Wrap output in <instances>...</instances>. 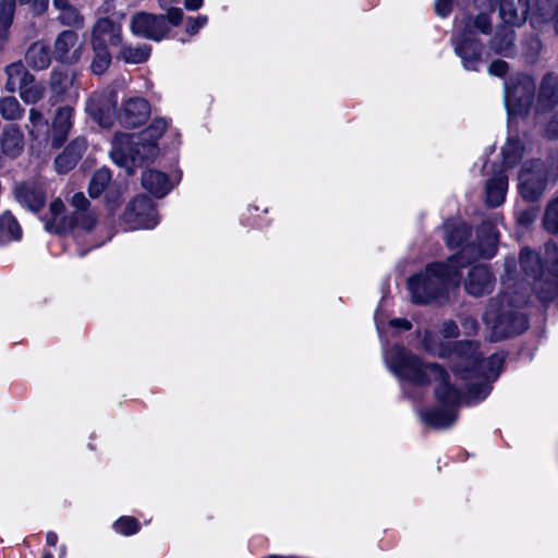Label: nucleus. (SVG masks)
I'll return each mask as SVG.
<instances>
[{
	"instance_id": "1",
	"label": "nucleus",
	"mask_w": 558,
	"mask_h": 558,
	"mask_svg": "<svg viewBox=\"0 0 558 558\" xmlns=\"http://www.w3.org/2000/svg\"><path fill=\"white\" fill-rule=\"evenodd\" d=\"M423 347L433 355L450 359L456 377L464 381V391L450 384L449 375L439 365L423 364L404 348L393 347L385 351L384 359L388 368L401 381L404 395L411 399L417 398L411 391L412 388L420 390L428 381L436 383L435 397L439 405L421 412V417L432 427L446 428L454 423L457 409L462 401L476 404L489 395L492 383L501 373L505 354L495 353L483 359L473 341H461L451 349L430 332L424 336Z\"/></svg>"
},
{
	"instance_id": "2",
	"label": "nucleus",
	"mask_w": 558,
	"mask_h": 558,
	"mask_svg": "<svg viewBox=\"0 0 558 558\" xmlns=\"http://www.w3.org/2000/svg\"><path fill=\"white\" fill-rule=\"evenodd\" d=\"M530 295L529 284L517 278L514 258L505 262L502 292L489 300L483 314V322L490 329L494 341L522 333L527 329V318L523 307Z\"/></svg>"
},
{
	"instance_id": "3",
	"label": "nucleus",
	"mask_w": 558,
	"mask_h": 558,
	"mask_svg": "<svg viewBox=\"0 0 558 558\" xmlns=\"http://www.w3.org/2000/svg\"><path fill=\"white\" fill-rule=\"evenodd\" d=\"M474 4L483 11L476 15L466 14L457 19L451 38L454 52L468 71H477L483 61L484 46L478 36L490 34L489 13L495 9L494 0H474Z\"/></svg>"
},
{
	"instance_id": "4",
	"label": "nucleus",
	"mask_w": 558,
	"mask_h": 558,
	"mask_svg": "<svg viewBox=\"0 0 558 558\" xmlns=\"http://www.w3.org/2000/svg\"><path fill=\"white\" fill-rule=\"evenodd\" d=\"M168 124L165 118H156L148 128L138 134H117L110 151L112 161L125 168L129 175L133 174L135 167L158 156L157 142L167 130Z\"/></svg>"
},
{
	"instance_id": "5",
	"label": "nucleus",
	"mask_w": 558,
	"mask_h": 558,
	"mask_svg": "<svg viewBox=\"0 0 558 558\" xmlns=\"http://www.w3.org/2000/svg\"><path fill=\"white\" fill-rule=\"evenodd\" d=\"M460 265L454 256L446 263H430L424 270L408 279V290L412 302L428 304L448 296L451 287H456L461 279Z\"/></svg>"
},
{
	"instance_id": "6",
	"label": "nucleus",
	"mask_w": 558,
	"mask_h": 558,
	"mask_svg": "<svg viewBox=\"0 0 558 558\" xmlns=\"http://www.w3.org/2000/svg\"><path fill=\"white\" fill-rule=\"evenodd\" d=\"M544 268L539 256L529 250L523 248L520 255V266L527 278L534 280V289L538 299L547 304L558 296V247L554 243L545 245Z\"/></svg>"
},
{
	"instance_id": "7",
	"label": "nucleus",
	"mask_w": 558,
	"mask_h": 558,
	"mask_svg": "<svg viewBox=\"0 0 558 558\" xmlns=\"http://www.w3.org/2000/svg\"><path fill=\"white\" fill-rule=\"evenodd\" d=\"M536 89L534 78L518 74L505 83V107L508 116L526 114L532 106Z\"/></svg>"
},
{
	"instance_id": "8",
	"label": "nucleus",
	"mask_w": 558,
	"mask_h": 558,
	"mask_svg": "<svg viewBox=\"0 0 558 558\" xmlns=\"http://www.w3.org/2000/svg\"><path fill=\"white\" fill-rule=\"evenodd\" d=\"M499 234L496 226L489 221L484 222L477 230V242L468 244L453 255L460 267H464L472 259L492 258L497 252Z\"/></svg>"
},
{
	"instance_id": "9",
	"label": "nucleus",
	"mask_w": 558,
	"mask_h": 558,
	"mask_svg": "<svg viewBox=\"0 0 558 558\" xmlns=\"http://www.w3.org/2000/svg\"><path fill=\"white\" fill-rule=\"evenodd\" d=\"M519 193L527 202L537 201L544 193L547 184V171L539 160L525 162L519 173Z\"/></svg>"
},
{
	"instance_id": "10",
	"label": "nucleus",
	"mask_w": 558,
	"mask_h": 558,
	"mask_svg": "<svg viewBox=\"0 0 558 558\" xmlns=\"http://www.w3.org/2000/svg\"><path fill=\"white\" fill-rule=\"evenodd\" d=\"M122 219L130 229H153L159 222L151 199L145 195H138L129 203Z\"/></svg>"
},
{
	"instance_id": "11",
	"label": "nucleus",
	"mask_w": 558,
	"mask_h": 558,
	"mask_svg": "<svg viewBox=\"0 0 558 558\" xmlns=\"http://www.w3.org/2000/svg\"><path fill=\"white\" fill-rule=\"evenodd\" d=\"M117 99L113 89L94 93L87 100L86 112L101 128H110L116 118Z\"/></svg>"
},
{
	"instance_id": "12",
	"label": "nucleus",
	"mask_w": 558,
	"mask_h": 558,
	"mask_svg": "<svg viewBox=\"0 0 558 558\" xmlns=\"http://www.w3.org/2000/svg\"><path fill=\"white\" fill-rule=\"evenodd\" d=\"M168 31V22H166L165 15L138 12L133 15L131 21V32L133 35L155 41L161 40Z\"/></svg>"
},
{
	"instance_id": "13",
	"label": "nucleus",
	"mask_w": 558,
	"mask_h": 558,
	"mask_svg": "<svg viewBox=\"0 0 558 558\" xmlns=\"http://www.w3.org/2000/svg\"><path fill=\"white\" fill-rule=\"evenodd\" d=\"M71 206L73 211L65 218V223L69 229H81L90 231L97 221L96 213L90 208V203L82 193H75L71 198Z\"/></svg>"
},
{
	"instance_id": "14",
	"label": "nucleus",
	"mask_w": 558,
	"mask_h": 558,
	"mask_svg": "<svg viewBox=\"0 0 558 558\" xmlns=\"http://www.w3.org/2000/svg\"><path fill=\"white\" fill-rule=\"evenodd\" d=\"M495 288V277L486 265H476L469 269L464 279L466 293L474 298L489 294Z\"/></svg>"
},
{
	"instance_id": "15",
	"label": "nucleus",
	"mask_w": 558,
	"mask_h": 558,
	"mask_svg": "<svg viewBox=\"0 0 558 558\" xmlns=\"http://www.w3.org/2000/svg\"><path fill=\"white\" fill-rule=\"evenodd\" d=\"M121 44L122 25L120 22H116L109 17H102L95 23L92 32V46H104L108 48V45L117 47Z\"/></svg>"
},
{
	"instance_id": "16",
	"label": "nucleus",
	"mask_w": 558,
	"mask_h": 558,
	"mask_svg": "<svg viewBox=\"0 0 558 558\" xmlns=\"http://www.w3.org/2000/svg\"><path fill=\"white\" fill-rule=\"evenodd\" d=\"M558 106V74L549 72L541 81L535 113L541 120V116L555 109Z\"/></svg>"
},
{
	"instance_id": "17",
	"label": "nucleus",
	"mask_w": 558,
	"mask_h": 558,
	"mask_svg": "<svg viewBox=\"0 0 558 558\" xmlns=\"http://www.w3.org/2000/svg\"><path fill=\"white\" fill-rule=\"evenodd\" d=\"M150 114L148 101L142 97H131L124 104L120 113L121 124L136 128L143 124Z\"/></svg>"
},
{
	"instance_id": "18",
	"label": "nucleus",
	"mask_w": 558,
	"mask_h": 558,
	"mask_svg": "<svg viewBox=\"0 0 558 558\" xmlns=\"http://www.w3.org/2000/svg\"><path fill=\"white\" fill-rule=\"evenodd\" d=\"M530 23L535 29H543L553 23L558 34V0H535Z\"/></svg>"
},
{
	"instance_id": "19",
	"label": "nucleus",
	"mask_w": 558,
	"mask_h": 558,
	"mask_svg": "<svg viewBox=\"0 0 558 558\" xmlns=\"http://www.w3.org/2000/svg\"><path fill=\"white\" fill-rule=\"evenodd\" d=\"M530 0H500L499 16L504 25L521 26L529 12Z\"/></svg>"
},
{
	"instance_id": "20",
	"label": "nucleus",
	"mask_w": 558,
	"mask_h": 558,
	"mask_svg": "<svg viewBox=\"0 0 558 558\" xmlns=\"http://www.w3.org/2000/svg\"><path fill=\"white\" fill-rule=\"evenodd\" d=\"M508 191V177L504 169H500L487 179L485 183V202L490 207L500 206Z\"/></svg>"
},
{
	"instance_id": "21",
	"label": "nucleus",
	"mask_w": 558,
	"mask_h": 558,
	"mask_svg": "<svg viewBox=\"0 0 558 558\" xmlns=\"http://www.w3.org/2000/svg\"><path fill=\"white\" fill-rule=\"evenodd\" d=\"M514 31L507 25L499 26L488 41V51L510 58L515 52Z\"/></svg>"
},
{
	"instance_id": "22",
	"label": "nucleus",
	"mask_w": 558,
	"mask_h": 558,
	"mask_svg": "<svg viewBox=\"0 0 558 558\" xmlns=\"http://www.w3.org/2000/svg\"><path fill=\"white\" fill-rule=\"evenodd\" d=\"M73 108L64 106L58 108L52 121L51 145L53 148H60L68 138L72 128Z\"/></svg>"
},
{
	"instance_id": "23",
	"label": "nucleus",
	"mask_w": 558,
	"mask_h": 558,
	"mask_svg": "<svg viewBox=\"0 0 558 558\" xmlns=\"http://www.w3.org/2000/svg\"><path fill=\"white\" fill-rule=\"evenodd\" d=\"M77 43V34L73 31H63L56 39L54 48L57 58L62 62H75L81 57V48L71 49Z\"/></svg>"
},
{
	"instance_id": "24",
	"label": "nucleus",
	"mask_w": 558,
	"mask_h": 558,
	"mask_svg": "<svg viewBox=\"0 0 558 558\" xmlns=\"http://www.w3.org/2000/svg\"><path fill=\"white\" fill-rule=\"evenodd\" d=\"M142 184L156 197H163L173 186L163 172L153 169L144 171L142 175Z\"/></svg>"
},
{
	"instance_id": "25",
	"label": "nucleus",
	"mask_w": 558,
	"mask_h": 558,
	"mask_svg": "<svg viewBox=\"0 0 558 558\" xmlns=\"http://www.w3.org/2000/svg\"><path fill=\"white\" fill-rule=\"evenodd\" d=\"M17 201L33 211L39 210L45 204V194L36 184H23L15 189Z\"/></svg>"
},
{
	"instance_id": "26",
	"label": "nucleus",
	"mask_w": 558,
	"mask_h": 558,
	"mask_svg": "<svg viewBox=\"0 0 558 558\" xmlns=\"http://www.w3.org/2000/svg\"><path fill=\"white\" fill-rule=\"evenodd\" d=\"M445 240L450 248L459 247L470 235V228L460 220H448L444 225Z\"/></svg>"
},
{
	"instance_id": "27",
	"label": "nucleus",
	"mask_w": 558,
	"mask_h": 558,
	"mask_svg": "<svg viewBox=\"0 0 558 558\" xmlns=\"http://www.w3.org/2000/svg\"><path fill=\"white\" fill-rule=\"evenodd\" d=\"M22 238V229L15 217L5 211L0 215V244L4 245Z\"/></svg>"
},
{
	"instance_id": "28",
	"label": "nucleus",
	"mask_w": 558,
	"mask_h": 558,
	"mask_svg": "<svg viewBox=\"0 0 558 558\" xmlns=\"http://www.w3.org/2000/svg\"><path fill=\"white\" fill-rule=\"evenodd\" d=\"M7 75L5 88L9 92H20L27 82L32 81V74L26 71L22 63H12L7 66Z\"/></svg>"
},
{
	"instance_id": "29",
	"label": "nucleus",
	"mask_w": 558,
	"mask_h": 558,
	"mask_svg": "<svg viewBox=\"0 0 558 558\" xmlns=\"http://www.w3.org/2000/svg\"><path fill=\"white\" fill-rule=\"evenodd\" d=\"M49 47L44 43L33 44L26 52V62L36 70L46 69L50 64Z\"/></svg>"
},
{
	"instance_id": "30",
	"label": "nucleus",
	"mask_w": 558,
	"mask_h": 558,
	"mask_svg": "<svg viewBox=\"0 0 558 558\" xmlns=\"http://www.w3.org/2000/svg\"><path fill=\"white\" fill-rule=\"evenodd\" d=\"M71 0H52L53 7L60 12L59 20L62 24L69 26H82L83 16L76 8L71 3Z\"/></svg>"
},
{
	"instance_id": "31",
	"label": "nucleus",
	"mask_w": 558,
	"mask_h": 558,
	"mask_svg": "<svg viewBox=\"0 0 558 558\" xmlns=\"http://www.w3.org/2000/svg\"><path fill=\"white\" fill-rule=\"evenodd\" d=\"M151 52L149 45L143 44L138 46H122L118 54V59L125 63L138 64L148 60Z\"/></svg>"
},
{
	"instance_id": "32",
	"label": "nucleus",
	"mask_w": 558,
	"mask_h": 558,
	"mask_svg": "<svg viewBox=\"0 0 558 558\" xmlns=\"http://www.w3.org/2000/svg\"><path fill=\"white\" fill-rule=\"evenodd\" d=\"M75 82V74L69 69L54 70L51 74V88L58 96L70 92Z\"/></svg>"
},
{
	"instance_id": "33",
	"label": "nucleus",
	"mask_w": 558,
	"mask_h": 558,
	"mask_svg": "<svg viewBox=\"0 0 558 558\" xmlns=\"http://www.w3.org/2000/svg\"><path fill=\"white\" fill-rule=\"evenodd\" d=\"M1 146L4 154L15 157L20 154L23 147V138L17 129H10L4 131L1 138Z\"/></svg>"
},
{
	"instance_id": "34",
	"label": "nucleus",
	"mask_w": 558,
	"mask_h": 558,
	"mask_svg": "<svg viewBox=\"0 0 558 558\" xmlns=\"http://www.w3.org/2000/svg\"><path fill=\"white\" fill-rule=\"evenodd\" d=\"M535 120L543 128L544 135L548 138H558V109H553L541 116L535 113Z\"/></svg>"
},
{
	"instance_id": "35",
	"label": "nucleus",
	"mask_w": 558,
	"mask_h": 558,
	"mask_svg": "<svg viewBox=\"0 0 558 558\" xmlns=\"http://www.w3.org/2000/svg\"><path fill=\"white\" fill-rule=\"evenodd\" d=\"M504 165L507 167L514 166L523 156V146L518 140L508 138L501 148Z\"/></svg>"
},
{
	"instance_id": "36",
	"label": "nucleus",
	"mask_w": 558,
	"mask_h": 558,
	"mask_svg": "<svg viewBox=\"0 0 558 558\" xmlns=\"http://www.w3.org/2000/svg\"><path fill=\"white\" fill-rule=\"evenodd\" d=\"M94 51V58L90 64L92 72L96 75L105 73L111 63V54L107 47L104 46H92Z\"/></svg>"
},
{
	"instance_id": "37",
	"label": "nucleus",
	"mask_w": 558,
	"mask_h": 558,
	"mask_svg": "<svg viewBox=\"0 0 558 558\" xmlns=\"http://www.w3.org/2000/svg\"><path fill=\"white\" fill-rule=\"evenodd\" d=\"M24 109L19 100L13 96L0 99V114L5 120H20L23 117Z\"/></svg>"
},
{
	"instance_id": "38",
	"label": "nucleus",
	"mask_w": 558,
	"mask_h": 558,
	"mask_svg": "<svg viewBox=\"0 0 558 558\" xmlns=\"http://www.w3.org/2000/svg\"><path fill=\"white\" fill-rule=\"evenodd\" d=\"M28 119H29V125L27 128H28L29 134L33 136V138L39 140L41 136H44L46 138L48 123L45 120L43 113L39 110L32 108L29 110Z\"/></svg>"
},
{
	"instance_id": "39",
	"label": "nucleus",
	"mask_w": 558,
	"mask_h": 558,
	"mask_svg": "<svg viewBox=\"0 0 558 558\" xmlns=\"http://www.w3.org/2000/svg\"><path fill=\"white\" fill-rule=\"evenodd\" d=\"M110 180L111 173L108 169L104 168L96 171L90 180L88 187L90 197H98L105 191Z\"/></svg>"
},
{
	"instance_id": "40",
	"label": "nucleus",
	"mask_w": 558,
	"mask_h": 558,
	"mask_svg": "<svg viewBox=\"0 0 558 558\" xmlns=\"http://www.w3.org/2000/svg\"><path fill=\"white\" fill-rule=\"evenodd\" d=\"M15 9V0H0V37H3L10 27Z\"/></svg>"
},
{
	"instance_id": "41",
	"label": "nucleus",
	"mask_w": 558,
	"mask_h": 558,
	"mask_svg": "<svg viewBox=\"0 0 558 558\" xmlns=\"http://www.w3.org/2000/svg\"><path fill=\"white\" fill-rule=\"evenodd\" d=\"M44 90L43 85L35 83L32 75V81L23 86L20 90V96L26 104H35L43 98Z\"/></svg>"
},
{
	"instance_id": "42",
	"label": "nucleus",
	"mask_w": 558,
	"mask_h": 558,
	"mask_svg": "<svg viewBox=\"0 0 558 558\" xmlns=\"http://www.w3.org/2000/svg\"><path fill=\"white\" fill-rule=\"evenodd\" d=\"M543 223L548 232L558 233V196L547 205Z\"/></svg>"
},
{
	"instance_id": "43",
	"label": "nucleus",
	"mask_w": 558,
	"mask_h": 558,
	"mask_svg": "<svg viewBox=\"0 0 558 558\" xmlns=\"http://www.w3.org/2000/svg\"><path fill=\"white\" fill-rule=\"evenodd\" d=\"M113 530L124 536H130L138 532L140 523L133 517H121L112 524Z\"/></svg>"
},
{
	"instance_id": "44",
	"label": "nucleus",
	"mask_w": 558,
	"mask_h": 558,
	"mask_svg": "<svg viewBox=\"0 0 558 558\" xmlns=\"http://www.w3.org/2000/svg\"><path fill=\"white\" fill-rule=\"evenodd\" d=\"M77 161L78 159L74 158V156L64 150L56 158L54 165L58 172L65 173L74 168Z\"/></svg>"
},
{
	"instance_id": "45",
	"label": "nucleus",
	"mask_w": 558,
	"mask_h": 558,
	"mask_svg": "<svg viewBox=\"0 0 558 558\" xmlns=\"http://www.w3.org/2000/svg\"><path fill=\"white\" fill-rule=\"evenodd\" d=\"M538 216V209L535 207H530L523 210L518 211L517 221L519 225L523 227H527L532 225Z\"/></svg>"
},
{
	"instance_id": "46",
	"label": "nucleus",
	"mask_w": 558,
	"mask_h": 558,
	"mask_svg": "<svg viewBox=\"0 0 558 558\" xmlns=\"http://www.w3.org/2000/svg\"><path fill=\"white\" fill-rule=\"evenodd\" d=\"M86 147V140L84 137H76L66 146L64 150H66L70 155L74 156V158L80 160Z\"/></svg>"
},
{
	"instance_id": "47",
	"label": "nucleus",
	"mask_w": 558,
	"mask_h": 558,
	"mask_svg": "<svg viewBox=\"0 0 558 558\" xmlns=\"http://www.w3.org/2000/svg\"><path fill=\"white\" fill-rule=\"evenodd\" d=\"M207 16L199 15L197 17H190L186 22V33L190 35H195L198 33L201 28H203L207 24Z\"/></svg>"
},
{
	"instance_id": "48",
	"label": "nucleus",
	"mask_w": 558,
	"mask_h": 558,
	"mask_svg": "<svg viewBox=\"0 0 558 558\" xmlns=\"http://www.w3.org/2000/svg\"><path fill=\"white\" fill-rule=\"evenodd\" d=\"M509 65L504 60H495L490 63L488 72L490 75L502 77L508 72Z\"/></svg>"
},
{
	"instance_id": "49",
	"label": "nucleus",
	"mask_w": 558,
	"mask_h": 558,
	"mask_svg": "<svg viewBox=\"0 0 558 558\" xmlns=\"http://www.w3.org/2000/svg\"><path fill=\"white\" fill-rule=\"evenodd\" d=\"M461 327L465 335H474L478 329L477 320L472 316H462L461 317Z\"/></svg>"
},
{
	"instance_id": "50",
	"label": "nucleus",
	"mask_w": 558,
	"mask_h": 558,
	"mask_svg": "<svg viewBox=\"0 0 558 558\" xmlns=\"http://www.w3.org/2000/svg\"><path fill=\"white\" fill-rule=\"evenodd\" d=\"M21 4H27L36 14L44 13L49 4V0H19Z\"/></svg>"
},
{
	"instance_id": "51",
	"label": "nucleus",
	"mask_w": 558,
	"mask_h": 558,
	"mask_svg": "<svg viewBox=\"0 0 558 558\" xmlns=\"http://www.w3.org/2000/svg\"><path fill=\"white\" fill-rule=\"evenodd\" d=\"M165 17L166 22L168 21L171 25L178 26L183 20V11L180 8H169Z\"/></svg>"
},
{
	"instance_id": "52",
	"label": "nucleus",
	"mask_w": 558,
	"mask_h": 558,
	"mask_svg": "<svg viewBox=\"0 0 558 558\" xmlns=\"http://www.w3.org/2000/svg\"><path fill=\"white\" fill-rule=\"evenodd\" d=\"M451 9H452V0H436L435 11L439 16H441V17L448 16L451 12Z\"/></svg>"
},
{
	"instance_id": "53",
	"label": "nucleus",
	"mask_w": 558,
	"mask_h": 558,
	"mask_svg": "<svg viewBox=\"0 0 558 558\" xmlns=\"http://www.w3.org/2000/svg\"><path fill=\"white\" fill-rule=\"evenodd\" d=\"M441 333L445 338L457 337L459 333L458 325L452 320L445 322L442 324Z\"/></svg>"
},
{
	"instance_id": "54",
	"label": "nucleus",
	"mask_w": 558,
	"mask_h": 558,
	"mask_svg": "<svg viewBox=\"0 0 558 558\" xmlns=\"http://www.w3.org/2000/svg\"><path fill=\"white\" fill-rule=\"evenodd\" d=\"M389 325L393 328H400V329H404V330H409L412 327L411 323L404 318L391 319Z\"/></svg>"
},
{
	"instance_id": "55",
	"label": "nucleus",
	"mask_w": 558,
	"mask_h": 558,
	"mask_svg": "<svg viewBox=\"0 0 558 558\" xmlns=\"http://www.w3.org/2000/svg\"><path fill=\"white\" fill-rule=\"evenodd\" d=\"M204 0H184V7L186 10L196 11L202 8Z\"/></svg>"
},
{
	"instance_id": "56",
	"label": "nucleus",
	"mask_w": 558,
	"mask_h": 558,
	"mask_svg": "<svg viewBox=\"0 0 558 558\" xmlns=\"http://www.w3.org/2000/svg\"><path fill=\"white\" fill-rule=\"evenodd\" d=\"M63 203L60 199H56L51 203L50 209L54 216L59 215L63 209Z\"/></svg>"
},
{
	"instance_id": "57",
	"label": "nucleus",
	"mask_w": 558,
	"mask_h": 558,
	"mask_svg": "<svg viewBox=\"0 0 558 558\" xmlns=\"http://www.w3.org/2000/svg\"><path fill=\"white\" fill-rule=\"evenodd\" d=\"M46 543L49 546H56L58 543V535L54 532H48L46 535Z\"/></svg>"
},
{
	"instance_id": "58",
	"label": "nucleus",
	"mask_w": 558,
	"mask_h": 558,
	"mask_svg": "<svg viewBox=\"0 0 558 558\" xmlns=\"http://www.w3.org/2000/svg\"><path fill=\"white\" fill-rule=\"evenodd\" d=\"M374 319H375L377 331H378V333H379V336L381 338L383 337L381 336L383 335V323H381L380 317H379V311H377L375 313Z\"/></svg>"
},
{
	"instance_id": "59",
	"label": "nucleus",
	"mask_w": 558,
	"mask_h": 558,
	"mask_svg": "<svg viewBox=\"0 0 558 558\" xmlns=\"http://www.w3.org/2000/svg\"><path fill=\"white\" fill-rule=\"evenodd\" d=\"M533 45H534L535 51L537 52L541 49V41L537 38H535V39H533Z\"/></svg>"
},
{
	"instance_id": "60",
	"label": "nucleus",
	"mask_w": 558,
	"mask_h": 558,
	"mask_svg": "<svg viewBox=\"0 0 558 558\" xmlns=\"http://www.w3.org/2000/svg\"><path fill=\"white\" fill-rule=\"evenodd\" d=\"M161 7L166 8L168 4L175 2L177 0H159Z\"/></svg>"
},
{
	"instance_id": "61",
	"label": "nucleus",
	"mask_w": 558,
	"mask_h": 558,
	"mask_svg": "<svg viewBox=\"0 0 558 558\" xmlns=\"http://www.w3.org/2000/svg\"><path fill=\"white\" fill-rule=\"evenodd\" d=\"M65 551H66L65 546H61L59 549V557L64 558Z\"/></svg>"
},
{
	"instance_id": "62",
	"label": "nucleus",
	"mask_w": 558,
	"mask_h": 558,
	"mask_svg": "<svg viewBox=\"0 0 558 558\" xmlns=\"http://www.w3.org/2000/svg\"><path fill=\"white\" fill-rule=\"evenodd\" d=\"M43 558H53L51 553H46Z\"/></svg>"
},
{
	"instance_id": "63",
	"label": "nucleus",
	"mask_w": 558,
	"mask_h": 558,
	"mask_svg": "<svg viewBox=\"0 0 558 558\" xmlns=\"http://www.w3.org/2000/svg\"><path fill=\"white\" fill-rule=\"evenodd\" d=\"M70 96H71V97H77V92H76V89H74L73 92H71Z\"/></svg>"
}]
</instances>
